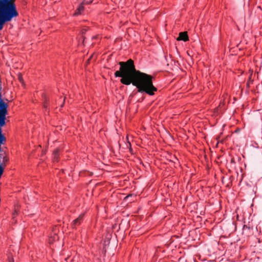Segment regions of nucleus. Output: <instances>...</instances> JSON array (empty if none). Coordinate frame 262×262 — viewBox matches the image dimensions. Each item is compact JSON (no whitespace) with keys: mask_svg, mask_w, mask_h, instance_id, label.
<instances>
[{"mask_svg":"<svg viewBox=\"0 0 262 262\" xmlns=\"http://www.w3.org/2000/svg\"><path fill=\"white\" fill-rule=\"evenodd\" d=\"M19 80H21V77H19Z\"/></svg>","mask_w":262,"mask_h":262,"instance_id":"11","label":"nucleus"},{"mask_svg":"<svg viewBox=\"0 0 262 262\" xmlns=\"http://www.w3.org/2000/svg\"><path fill=\"white\" fill-rule=\"evenodd\" d=\"M54 155V159L55 160H57L58 157V150L57 149L54 151L53 153Z\"/></svg>","mask_w":262,"mask_h":262,"instance_id":"7","label":"nucleus"},{"mask_svg":"<svg viewBox=\"0 0 262 262\" xmlns=\"http://www.w3.org/2000/svg\"><path fill=\"white\" fill-rule=\"evenodd\" d=\"M44 107L45 108H47V104H44Z\"/></svg>","mask_w":262,"mask_h":262,"instance_id":"9","label":"nucleus"},{"mask_svg":"<svg viewBox=\"0 0 262 262\" xmlns=\"http://www.w3.org/2000/svg\"><path fill=\"white\" fill-rule=\"evenodd\" d=\"M179 40H183L186 41L188 40V37L186 32H181L179 34V36L178 38Z\"/></svg>","mask_w":262,"mask_h":262,"instance_id":"4","label":"nucleus"},{"mask_svg":"<svg viewBox=\"0 0 262 262\" xmlns=\"http://www.w3.org/2000/svg\"><path fill=\"white\" fill-rule=\"evenodd\" d=\"M15 2V0H0V31L6 22L18 16Z\"/></svg>","mask_w":262,"mask_h":262,"instance_id":"2","label":"nucleus"},{"mask_svg":"<svg viewBox=\"0 0 262 262\" xmlns=\"http://www.w3.org/2000/svg\"><path fill=\"white\" fill-rule=\"evenodd\" d=\"M119 64L120 70L115 73V76L122 78L120 80L122 83L125 85L132 83L138 89V92L145 93L150 96L155 95L157 89L153 84L152 76L136 70L132 59L120 62Z\"/></svg>","mask_w":262,"mask_h":262,"instance_id":"1","label":"nucleus"},{"mask_svg":"<svg viewBox=\"0 0 262 262\" xmlns=\"http://www.w3.org/2000/svg\"><path fill=\"white\" fill-rule=\"evenodd\" d=\"M59 237L55 233L53 235H51L49 237V241L50 244H52L54 241H56L58 239Z\"/></svg>","mask_w":262,"mask_h":262,"instance_id":"6","label":"nucleus"},{"mask_svg":"<svg viewBox=\"0 0 262 262\" xmlns=\"http://www.w3.org/2000/svg\"><path fill=\"white\" fill-rule=\"evenodd\" d=\"M15 213H14L13 214V218H14V217H15Z\"/></svg>","mask_w":262,"mask_h":262,"instance_id":"10","label":"nucleus"},{"mask_svg":"<svg viewBox=\"0 0 262 262\" xmlns=\"http://www.w3.org/2000/svg\"><path fill=\"white\" fill-rule=\"evenodd\" d=\"M93 0H84L82 2L84 4H89L92 3Z\"/></svg>","mask_w":262,"mask_h":262,"instance_id":"8","label":"nucleus"},{"mask_svg":"<svg viewBox=\"0 0 262 262\" xmlns=\"http://www.w3.org/2000/svg\"><path fill=\"white\" fill-rule=\"evenodd\" d=\"M83 5H84V4H83V3H82L79 6L78 8L77 9V10H76V11L74 13V15H78L81 13V12L84 10Z\"/></svg>","mask_w":262,"mask_h":262,"instance_id":"5","label":"nucleus"},{"mask_svg":"<svg viewBox=\"0 0 262 262\" xmlns=\"http://www.w3.org/2000/svg\"><path fill=\"white\" fill-rule=\"evenodd\" d=\"M83 214H81L79 216L78 218L75 219L73 223H72V227L73 228H75L76 226L79 225L80 224L82 219H83Z\"/></svg>","mask_w":262,"mask_h":262,"instance_id":"3","label":"nucleus"}]
</instances>
